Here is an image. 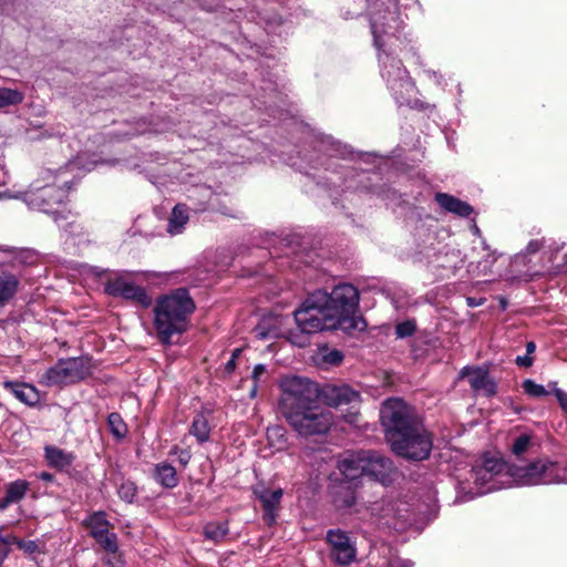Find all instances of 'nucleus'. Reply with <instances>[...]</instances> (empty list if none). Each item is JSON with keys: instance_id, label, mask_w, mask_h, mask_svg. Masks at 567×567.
<instances>
[{"instance_id": "f257e3e1", "label": "nucleus", "mask_w": 567, "mask_h": 567, "mask_svg": "<svg viewBox=\"0 0 567 567\" xmlns=\"http://www.w3.org/2000/svg\"><path fill=\"white\" fill-rule=\"evenodd\" d=\"M359 300V291L351 284L338 285L330 293L316 290L293 311L295 321L306 334L336 328L348 333L363 331L367 322L357 316Z\"/></svg>"}, {"instance_id": "f03ea898", "label": "nucleus", "mask_w": 567, "mask_h": 567, "mask_svg": "<svg viewBox=\"0 0 567 567\" xmlns=\"http://www.w3.org/2000/svg\"><path fill=\"white\" fill-rule=\"evenodd\" d=\"M381 424L391 451L410 462L430 457L434 436L417 411L402 399L385 400L380 409Z\"/></svg>"}, {"instance_id": "7ed1b4c3", "label": "nucleus", "mask_w": 567, "mask_h": 567, "mask_svg": "<svg viewBox=\"0 0 567 567\" xmlns=\"http://www.w3.org/2000/svg\"><path fill=\"white\" fill-rule=\"evenodd\" d=\"M196 306L186 288H177L159 296L153 307L154 329L163 344H171L174 336L187 331Z\"/></svg>"}, {"instance_id": "20e7f679", "label": "nucleus", "mask_w": 567, "mask_h": 567, "mask_svg": "<svg viewBox=\"0 0 567 567\" xmlns=\"http://www.w3.org/2000/svg\"><path fill=\"white\" fill-rule=\"evenodd\" d=\"M68 168L58 171L44 169L40 178L34 181L25 190L23 203L32 210L51 215L55 223L65 216L59 210L68 198L70 181L65 177Z\"/></svg>"}, {"instance_id": "39448f33", "label": "nucleus", "mask_w": 567, "mask_h": 567, "mask_svg": "<svg viewBox=\"0 0 567 567\" xmlns=\"http://www.w3.org/2000/svg\"><path fill=\"white\" fill-rule=\"evenodd\" d=\"M507 478L517 486L567 483V463L537 458L525 464H511Z\"/></svg>"}, {"instance_id": "423d86ee", "label": "nucleus", "mask_w": 567, "mask_h": 567, "mask_svg": "<svg viewBox=\"0 0 567 567\" xmlns=\"http://www.w3.org/2000/svg\"><path fill=\"white\" fill-rule=\"evenodd\" d=\"M93 368L94 364L90 357L60 359L40 375L39 382L48 388L75 384L89 378Z\"/></svg>"}, {"instance_id": "0eeeda50", "label": "nucleus", "mask_w": 567, "mask_h": 567, "mask_svg": "<svg viewBox=\"0 0 567 567\" xmlns=\"http://www.w3.org/2000/svg\"><path fill=\"white\" fill-rule=\"evenodd\" d=\"M288 424L300 436H313L326 434L332 425V415L322 409L318 402L299 409L282 412Z\"/></svg>"}, {"instance_id": "6e6552de", "label": "nucleus", "mask_w": 567, "mask_h": 567, "mask_svg": "<svg viewBox=\"0 0 567 567\" xmlns=\"http://www.w3.org/2000/svg\"><path fill=\"white\" fill-rule=\"evenodd\" d=\"M280 389L282 392L279 401L281 413L318 402L320 398L318 384L307 378L285 377L281 379Z\"/></svg>"}, {"instance_id": "1a4fd4ad", "label": "nucleus", "mask_w": 567, "mask_h": 567, "mask_svg": "<svg viewBox=\"0 0 567 567\" xmlns=\"http://www.w3.org/2000/svg\"><path fill=\"white\" fill-rule=\"evenodd\" d=\"M395 37L396 34L383 38L385 44H383L381 49H377L383 52L379 53L381 75L385 80L389 89L398 99L403 97L404 94H409L413 90V83L401 60L391 56L384 51V47H386L391 42V39Z\"/></svg>"}, {"instance_id": "9d476101", "label": "nucleus", "mask_w": 567, "mask_h": 567, "mask_svg": "<svg viewBox=\"0 0 567 567\" xmlns=\"http://www.w3.org/2000/svg\"><path fill=\"white\" fill-rule=\"evenodd\" d=\"M125 275V271H120L113 278L107 279L104 284V292L115 298L133 301L143 308H148L152 305L151 296L143 287L128 281Z\"/></svg>"}, {"instance_id": "9b49d317", "label": "nucleus", "mask_w": 567, "mask_h": 567, "mask_svg": "<svg viewBox=\"0 0 567 567\" xmlns=\"http://www.w3.org/2000/svg\"><path fill=\"white\" fill-rule=\"evenodd\" d=\"M326 542L329 544L331 557L337 564L347 566L355 560V542L349 533L340 528L329 529L326 534Z\"/></svg>"}, {"instance_id": "f8f14e48", "label": "nucleus", "mask_w": 567, "mask_h": 567, "mask_svg": "<svg viewBox=\"0 0 567 567\" xmlns=\"http://www.w3.org/2000/svg\"><path fill=\"white\" fill-rule=\"evenodd\" d=\"M365 476L386 486L398 474L393 461L375 451H364Z\"/></svg>"}, {"instance_id": "ddd939ff", "label": "nucleus", "mask_w": 567, "mask_h": 567, "mask_svg": "<svg viewBox=\"0 0 567 567\" xmlns=\"http://www.w3.org/2000/svg\"><path fill=\"white\" fill-rule=\"evenodd\" d=\"M511 464L503 462L495 457H485L481 466H476L473 470V476L475 482H480L482 485L489 484L487 491L498 488V485L506 484L502 477H507V467Z\"/></svg>"}, {"instance_id": "4468645a", "label": "nucleus", "mask_w": 567, "mask_h": 567, "mask_svg": "<svg viewBox=\"0 0 567 567\" xmlns=\"http://www.w3.org/2000/svg\"><path fill=\"white\" fill-rule=\"evenodd\" d=\"M320 398L332 408L351 405L360 402V393L348 384H327L320 390Z\"/></svg>"}, {"instance_id": "2eb2a0df", "label": "nucleus", "mask_w": 567, "mask_h": 567, "mask_svg": "<svg viewBox=\"0 0 567 567\" xmlns=\"http://www.w3.org/2000/svg\"><path fill=\"white\" fill-rule=\"evenodd\" d=\"M461 377H467L471 388L486 396H493L497 392V384L492 379L486 369L481 367H464L461 370Z\"/></svg>"}, {"instance_id": "dca6fc26", "label": "nucleus", "mask_w": 567, "mask_h": 567, "mask_svg": "<svg viewBox=\"0 0 567 567\" xmlns=\"http://www.w3.org/2000/svg\"><path fill=\"white\" fill-rule=\"evenodd\" d=\"M338 468L343 476L340 482L360 486V478L365 476L364 451L343 457L339 461Z\"/></svg>"}, {"instance_id": "f3484780", "label": "nucleus", "mask_w": 567, "mask_h": 567, "mask_svg": "<svg viewBox=\"0 0 567 567\" xmlns=\"http://www.w3.org/2000/svg\"><path fill=\"white\" fill-rule=\"evenodd\" d=\"M255 494L261 502V506L264 509V522L268 526H272L277 520L278 508L284 495V491L281 488L269 489L262 487L260 489H255Z\"/></svg>"}, {"instance_id": "a211bd4d", "label": "nucleus", "mask_w": 567, "mask_h": 567, "mask_svg": "<svg viewBox=\"0 0 567 567\" xmlns=\"http://www.w3.org/2000/svg\"><path fill=\"white\" fill-rule=\"evenodd\" d=\"M358 485L349 484V482H339L332 486V503L338 511L352 509L358 501Z\"/></svg>"}, {"instance_id": "6ab92c4d", "label": "nucleus", "mask_w": 567, "mask_h": 567, "mask_svg": "<svg viewBox=\"0 0 567 567\" xmlns=\"http://www.w3.org/2000/svg\"><path fill=\"white\" fill-rule=\"evenodd\" d=\"M43 451L48 466L60 472L68 471L76 460V455L73 452L55 445H45Z\"/></svg>"}, {"instance_id": "aec40b11", "label": "nucleus", "mask_w": 567, "mask_h": 567, "mask_svg": "<svg viewBox=\"0 0 567 567\" xmlns=\"http://www.w3.org/2000/svg\"><path fill=\"white\" fill-rule=\"evenodd\" d=\"M3 388L17 400L29 406H34L40 401V392L32 384L6 380Z\"/></svg>"}, {"instance_id": "412c9836", "label": "nucleus", "mask_w": 567, "mask_h": 567, "mask_svg": "<svg viewBox=\"0 0 567 567\" xmlns=\"http://www.w3.org/2000/svg\"><path fill=\"white\" fill-rule=\"evenodd\" d=\"M435 200L442 208L460 217H468L473 213L468 203L445 193H437Z\"/></svg>"}, {"instance_id": "4be33fe9", "label": "nucleus", "mask_w": 567, "mask_h": 567, "mask_svg": "<svg viewBox=\"0 0 567 567\" xmlns=\"http://www.w3.org/2000/svg\"><path fill=\"white\" fill-rule=\"evenodd\" d=\"M189 209L185 204H177L172 209L167 221V233L172 236L179 235L184 231L189 220Z\"/></svg>"}, {"instance_id": "5701e85b", "label": "nucleus", "mask_w": 567, "mask_h": 567, "mask_svg": "<svg viewBox=\"0 0 567 567\" xmlns=\"http://www.w3.org/2000/svg\"><path fill=\"white\" fill-rule=\"evenodd\" d=\"M154 477L157 483L166 488H174L178 484L175 467L166 462L159 463L155 466Z\"/></svg>"}, {"instance_id": "b1692460", "label": "nucleus", "mask_w": 567, "mask_h": 567, "mask_svg": "<svg viewBox=\"0 0 567 567\" xmlns=\"http://www.w3.org/2000/svg\"><path fill=\"white\" fill-rule=\"evenodd\" d=\"M189 433L196 437L198 443H205L210 436V426L208 417L204 412L197 413L189 429Z\"/></svg>"}, {"instance_id": "393cba45", "label": "nucleus", "mask_w": 567, "mask_h": 567, "mask_svg": "<svg viewBox=\"0 0 567 567\" xmlns=\"http://www.w3.org/2000/svg\"><path fill=\"white\" fill-rule=\"evenodd\" d=\"M85 526L90 529V535L94 538L110 530L111 524L106 514L102 511L94 512L85 519Z\"/></svg>"}, {"instance_id": "a878e982", "label": "nucleus", "mask_w": 567, "mask_h": 567, "mask_svg": "<svg viewBox=\"0 0 567 567\" xmlns=\"http://www.w3.org/2000/svg\"><path fill=\"white\" fill-rule=\"evenodd\" d=\"M255 334L260 340L278 338L280 336L278 318H264L256 326Z\"/></svg>"}, {"instance_id": "bb28decb", "label": "nucleus", "mask_w": 567, "mask_h": 567, "mask_svg": "<svg viewBox=\"0 0 567 567\" xmlns=\"http://www.w3.org/2000/svg\"><path fill=\"white\" fill-rule=\"evenodd\" d=\"M3 250L11 255V262L14 267L33 265L37 261V254L31 249L8 247Z\"/></svg>"}, {"instance_id": "cd10ccee", "label": "nucleus", "mask_w": 567, "mask_h": 567, "mask_svg": "<svg viewBox=\"0 0 567 567\" xmlns=\"http://www.w3.org/2000/svg\"><path fill=\"white\" fill-rule=\"evenodd\" d=\"M19 281L12 275L0 276V306L6 305L17 292Z\"/></svg>"}, {"instance_id": "c85d7f7f", "label": "nucleus", "mask_w": 567, "mask_h": 567, "mask_svg": "<svg viewBox=\"0 0 567 567\" xmlns=\"http://www.w3.org/2000/svg\"><path fill=\"white\" fill-rule=\"evenodd\" d=\"M29 488L30 483L24 480H17L9 483L6 487L7 502H20L25 496Z\"/></svg>"}, {"instance_id": "c756f323", "label": "nucleus", "mask_w": 567, "mask_h": 567, "mask_svg": "<svg viewBox=\"0 0 567 567\" xmlns=\"http://www.w3.org/2000/svg\"><path fill=\"white\" fill-rule=\"evenodd\" d=\"M24 93L11 87H0V109L22 103Z\"/></svg>"}, {"instance_id": "7c9ffc66", "label": "nucleus", "mask_w": 567, "mask_h": 567, "mask_svg": "<svg viewBox=\"0 0 567 567\" xmlns=\"http://www.w3.org/2000/svg\"><path fill=\"white\" fill-rule=\"evenodd\" d=\"M229 532L228 524L226 522L208 523L204 527V535L207 539L215 543L223 540Z\"/></svg>"}, {"instance_id": "2f4dec72", "label": "nucleus", "mask_w": 567, "mask_h": 567, "mask_svg": "<svg viewBox=\"0 0 567 567\" xmlns=\"http://www.w3.org/2000/svg\"><path fill=\"white\" fill-rule=\"evenodd\" d=\"M107 425L110 429V432L116 440H123L127 434V426L122 416L113 412L107 417Z\"/></svg>"}, {"instance_id": "473e14b6", "label": "nucleus", "mask_w": 567, "mask_h": 567, "mask_svg": "<svg viewBox=\"0 0 567 567\" xmlns=\"http://www.w3.org/2000/svg\"><path fill=\"white\" fill-rule=\"evenodd\" d=\"M532 447V436L527 434H520L513 441L511 452L514 456L520 458L524 455L528 454Z\"/></svg>"}, {"instance_id": "72a5a7b5", "label": "nucleus", "mask_w": 567, "mask_h": 567, "mask_svg": "<svg viewBox=\"0 0 567 567\" xmlns=\"http://www.w3.org/2000/svg\"><path fill=\"white\" fill-rule=\"evenodd\" d=\"M94 539L110 554H115L118 550L117 536L115 533L109 530L102 534V536L94 537Z\"/></svg>"}, {"instance_id": "f704fd0d", "label": "nucleus", "mask_w": 567, "mask_h": 567, "mask_svg": "<svg viewBox=\"0 0 567 567\" xmlns=\"http://www.w3.org/2000/svg\"><path fill=\"white\" fill-rule=\"evenodd\" d=\"M522 389L530 398H543L549 394V391H547L545 386L537 384L532 379L524 380L522 383Z\"/></svg>"}, {"instance_id": "c9c22d12", "label": "nucleus", "mask_w": 567, "mask_h": 567, "mask_svg": "<svg viewBox=\"0 0 567 567\" xmlns=\"http://www.w3.org/2000/svg\"><path fill=\"white\" fill-rule=\"evenodd\" d=\"M136 493L137 487L131 481L123 482L117 489L118 497L126 503H133Z\"/></svg>"}, {"instance_id": "e433bc0d", "label": "nucleus", "mask_w": 567, "mask_h": 567, "mask_svg": "<svg viewBox=\"0 0 567 567\" xmlns=\"http://www.w3.org/2000/svg\"><path fill=\"white\" fill-rule=\"evenodd\" d=\"M416 331V323L414 320H406L395 326V334L398 338H408Z\"/></svg>"}, {"instance_id": "4c0bfd02", "label": "nucleus", "mask_w": 567, "mask_h": 567, "mask_svg": "<svg viewBox=\"0 0 567 567\" xmlns=\"http://www.w3.org/2000/svg\"><path fill=\"white\" fill-rule=\"evenodd\" d=\"M323 361L331 365H338L343 360V353L339 350H329L323 355Z\"/></svg>"}, {"instance_id": "58836bf2", "label": "nucleus", "mask_w": 567, "mask_h": 567, "mask_svg": "<svg viewBox=\"0 0 567 567\" xmlns=\"http://www.w3.org/2000/svg\"><path fill=\"white\" fill-rule=\"evenodd\" d=\"M267 373V367L265 364H256L252 370L251 379L256 383H265L266 380L264 379L265 374Z\"/></svg>"}, {"instance_id": "ea45409f", "label": "nucleus", "mask_w": 567, "mask_h": 567, "mask_svg": "<svg viewBox=\"0 0 567 567\" xmlns=\"http://www.w3.org/2000/svg\"><path fill=\"white\" fill-rule=\"evenodd\" d=\"M556 382H550L549 386H553V393L559 402L563 410L567 411V393L556 386Z\"/></svg>"}, {"instance_id": "a19ab883", "label": "nucleus", "mask_w": 567, "mask_h": 567, "mask_svg": "<svg viewBox=\"0 0 567 567\" xmlns=\"http://www.w3.org/2000/svg\"><path fill=\"white\" fill-rule=\"evenodd\" d=\"M322 147H324V151L328 153L329 156H338L343 155L344 153L340 152V144L336 142L330 141H322L321 142Z\"/></svg>"}, {"instance_id": "79ce46f5", "label": "nucleus", "mask_w": 567, "mask_h": 567, "mask_svg": "<svg viewBox=\"0 0 567 567\" xmlns=\"http://www.w3.org/2000/svg\"><path fill=\"white\" fill-rule=\"evenodd\" d=\"M23 197H24V190L13 192L10 189H6L3 192H0V200H2V199H20L23 202Z\"/></svg>"}, {"instance_id": "37998d69", "label": "nucleus", "mask_w": 567, "mask_h": 567, "mask_svg": "<svg viewBox=\"0 0 567 567\" xmlns=\"http://www.w3.org/2000/svg\"><path fill=\"white\" fill-rule=\"evenodd\" d=\"M543 246H544V241L543 240L533 239L526 246L525 254L526 255L536 254L537 251H539L542 249Z\"/></svg>"}, {"instance_id": "c03bdc74", "label": "nucleus", "mask_w": 567, "mask_h": 567, "mask_svg": "<svg viewBox=\"0 0 567 567\" xmlns=\"http://www.w3.org/2000/svg\"><path fill=\"white\" fill-rule=\"evenodd\" d=\"M9 554V540L0 537V567Z\"/></svg>"}, {"instance_id": "a18cd8bd", "label": "nucleus", "mask_w": 567, "mask_h": 567, "mask_svg": "<svg viewBox=\"0 0 567 567\" xmlns=\"http://www.w3.org/2000/svg\"><path fill=\"white\" fill-rule=\"evenodd\" d=\"M389 567H413V563L408 559L395 557L389 561Z\"/></svg>"}, {"instance_id": "49530a36", "label": "nucleus", "mask_w": 567, "mask_h": 567, "mask_svg": "<svg viewBox=\"0 0 567 567\" xmlns=\"http://www.w3.org/2000/svg\"><path fill=\"white\" fill-rule=\"evenodd\" d=\"M14 540H16V545H18L19 548L24 549L27 551L32 553L37 548V544L33 540L23 542V540L18 539V538H14Z\"/></svg>"}, {"instance_id": "de8ad7c7", "label": "nucleus", "mask_w": 567, "mask_h": 567, "mask_svg": "<svg viewBox=\"0 0 567 567\" xmlns=\"http://www.w3.org/2000/svg\"><path fill=\"white\" fill-rule=\"evenodd\" d=\"M515 362L519 367L529 368V367H532L534 360L530 355L526 354V355H518L516 358Z\"/></svg>"}, {"instance_id": "09e8293b", "label": "nucleus", "mask_w": 567, "mask_h": 567, "mask_svg": "<svg viewBox=\"0 0 567 567\" xmlns=\"http://www.w3.org/2000/svg\"><path fill=\"white\" fill-rule=\"evenodd\" d=\"M190 460V453L187 450H181L178 452V461L182 465H187Z\"/></svg>"}, {"instance_id": "8fccbe9b", "label": "nucleus", "mask_w": 567, "mask_h": 567, "mask_svg": "<svg viewBox=\"0 0 567 567\" xmlns=\"http://www.w3.org/2000/svg\"><path fill=\"white\" fill-rule=\"evenodd\" d=\"M484 301H485V299H484V298L476 299V298H474V297H468V298L466 299V303H467V306H468V307H472V308H473V307H478V306L483 305V303H484Z\"/></svg>"}, {"instance_id": "3c124183", "label": "nucleus", "mask_w": 567, "mask_h": 567, "mask_svg": "<svg viewBox=\"0 0 567 567\" xmlns=\"http://www.w3.org/2000/svg\"><path fill=\"white\" fill-rule=\"evenodd\" d=\"M236 369V361L234 360V358H230L226 364H225V368H224V371L227 373V374H231Z\"/></svg>"}, {"instance_id": "603ef678", "label": "nucleus", "mask_w": 567, "mask_h": 567, "mask_svg": "<svg viewBox=\"0 0 567 567\" xmlns=\"http://www.w3.org/2000/svg\"><path fill=\"white\" fill-rule=\"evenodd\" d=\"M39 478L44 482H52L54 480V475L49 472H41L39 474Z\"/></svg>"}, {"instance_id": "864d4df0", "label": "nucleus", "mask_w": 567, "mask_h": 567, "mask_svg": "<svg viewBox=\"0 0 567 567\" xmlns=\"http://www.w3.org/2000/svg\"><path fill=\"white\" fill-rule=\"evenodd\" d=\"M536 350V344L534 341H529L526 343V354L530 355Z\"/></svg>"}, {"instance_id": "5fc2aeb1", "label": "nucleus", "mask_w": 567, "mask_h": 567, "mask_svg": "<svg viewBox=\"0 0 567 567\" xmlns=\"http://www.w3.org/2000/svg\"><path fill=\"white\" fill-rule=\"evenodd\" d=\"M12 502H7V496L0 499V509H6Z\"/></svg>"}, {"instance_id": "6e6d98bb", "label": "nucleus", "mask_w": 567, "mask_h": 567, "mask_svg": "<svg viewBox=\"0 0 567 567\" xmlns=\"http://www.w3.org/2000/svg\"><path fill=\"white\" fill-rule=\"evenodd\" d=\"M427 74L435 79V81L440 84L441 83V75H439L435 71H429Z\"/></svg>"}, {"instance_id": "4d7b16f0", "label": "nucleus", "mask_w": 567, "mask_h": 567, "mask_svg": "<svg viewBox=\"0 0 567 567\" xmlns=\"http://www.w3.org/2000/svg\"><path fill=\"white\" fill-rule=\"evenodd\" d=\"M259 384H260V383H256V382H254V385H252V388H251V390H250V396H251V398H255V396H256Z\"/></svg>"}, {"instance_id": "13d9d810", "label": "nucleus", "mask_w": 567, "mask_h": 567, "mask_svg": "<svg viewBox=\"0 0 567 567\" xmlns=\"http://www.w3.org/2000/svg\"><path fill=\"white\" fill-rule=\"evenodd\" d=\"M241 353V349L237 348L235 349L233 352H231V357L230 358H234V360L236 361L237 358L240 355Z\"/></svg>"}, {"instance_id": "bf43d9fd", "label": "nucleus", "mask_w": 567, "mask_h": 567, "mask_svg": "<svg viewBox=\"0 0 567 567\" xmlns=\"http://www.w3.org/2000/svg\"><path fill=\"white\" fill-rule=\"evenodd\" d=\"M281 431H282V429H280V427H276V429H274L271 432H268V433H269V435H270V434H280V436H284V434L281 433Z\"/></svg>"}, {"instance_id": "052dcab7", "label": "nucleus", "mask_w": 567, "mask_h": 567, "mask_svg": "<svg viewBox=\"0 0 567 567\" xmlns=\"http://www.w3.org/2000/svg\"><path fill=\"white\" fill-rule=\"evenodd\" d=\"M94 269H95V274H96L97 276H101L102 274L107 272V270H106V269H101V270H99V268H94Z\"/></svg>"}, {"instance_id": "680f3d73", "label": "nucleus", "mask_w": 567, "mask_h": 567, "mask_svg": "<svg viewBox=\"0 0 567 567\" xmlns=\"http://www.w3.org/2000/svg\"><path fill=\"white\" fill-rule=\"evenodd\" d=\"M14 538H16V537H11V538H9V537H8V538H7V539L9 540V545H10V544H16Z\"/></svg>"}, {"instance_id": "e2e57ef3", "label": "nucleus", "mask_w": 567, "mask_h": 567, "mask_svg": "<svg viewBox=\"0 0 567 567\" xmlns=\"http://www.w3.org/2000/svg\"><path fill=\"white\" fill-rule=\"evenodd\" d=\"M473 231H474V234L478 235V234H480V229H478V227H477V226H474Z\"/></svg>"}, {"instance_id": "0e129e2a", "label": "nucleus", "mask_w": 567, "mask_h": 567, "mask_svg": "<svg viewBox=\"0 0 567 567\" xmlns=\"http://www.w3.org/2000/svg\"><path fill=\"white\" fill-rule=\"evenodd\" d=\"M505 306H506V302H505V301H502V307H503V309H505Z\"/></svg>"}]
</instances>
